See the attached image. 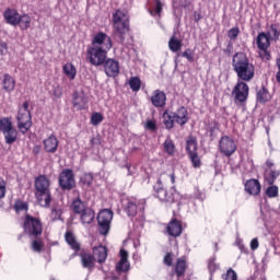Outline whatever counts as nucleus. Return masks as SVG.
<instances>
[{
    "instance_id": "nucleus-57",
    "label": "nucleus",
    "mask_w": 280,
    "mask_h": 280,
    "mask_svg": "<svg viewBox=\"0 0 280 280\" xmlns=\"http://www.w3.org/2000/svg\"><path fill=\"white\" fill-rule=\"evenodd\" d=\"M224 54L226 56H231V54H233V44L232 43H229L228 44V47L225 49H223Z\"/></svg>"
},
{
    "instance_id": "nucleus-43",
    "label": "nucleus",
    "mask_w": 280,
    "mask_h": 280,
    "mask_svg": "<svg viewBox=\"0 0 280 280\" xmlns=\"http://www.w3.org/2000/svg\"><path fill=\"white\" fill-rule=\"evenodd\" d=\"M104 121V115L102 113H93L91 116L92 126H100Z\"/></svg>"
},
{
    "instance_id": "nucleus-13",
    "label": "nucleus",
    "mask_w": 280,
    "mask_h": 280,
    "mask_svg": "<svg viewBox=\"0 0 280 280\" xmlns=\"http://www.w3.org/2000/svg\"><path fill=\"white\" fill-rule=\"evenodd\" d=\"M219 150L224 156H233L235 150H237V144H235V140L231 139V137L223 136L219 141Z\"/></svg>"
},
{
    "instance_id": "nucleus-44",
    "label": "nucleus",
    "mask_w": 280,
    "mask_h": 280,
    "mask_svg": "<svg viewBox=\"0 0 280 280\" xmlns=\"http://www.w3.org/2000/svg\"><path fill=\"white\" fill-rule=\"evenodd\" d=\"M266 196H268V198H277V196H279V187L275 186V184L269 185L266 189Z\"/></svg>"
},
{
    "instance_id": "nucleus-48",
    "label": "nucleus",
    "mask_w": 280,
    "mask_h": 280,
    "mask_svg": "<svg viewBox=\"0 0 280 280\" xmlns=\"http://www.w3.org/2000/svg\"><path fill=\"white\" fill-rule=\"evenodd\" d=\"M116 270L117 272H128L130 270V262L119 260L118 264L116 265Z\"/></svg>"
},
{
    "instance_id": "nucleus-39",
    "label": "nucleus",
    "mask_w": 280,
    "mask_h": 280,
    "mask_svg": "<svg viewBox=\"0 0 280 280\" xmlns=\"http://www.w3.org/2000/svg\"><path fill=\"white\" fill-rule=\"evenodd\" d=\"M128 84H129L131 91H133V93H139V91H141V78L131 77L129 79Z\"/></svg>"
},
{
    "instance_id": "nucleus-37",
    "label": "nucleus",
    "mask_w": 280,
    "mask_h": 280,
    "mask_svg": "<svg viewBox=\"0 0 280 280\" xmlns=\"http://www.w3.org/2000/svg\"><path fill=\"white\" fill-rule=\"evenodd\" d=\"M50 217L54 222L62 220V206H60L59 203H54L51 207Z\"/></svg>"
},
{
    "instance_id": "nucleus-3",
    "label": "nucleus",
    "mask_w": 280,
    "mask_h": 280,
    "mask_svg": "<svg viewBox=\"0 0 280 280\" xmlns=\"http://www.w3.org/2000/svg\"><path fill=\"white\" fill-rule=\"evenodd\" d=\"M35 198L45 209L51 207V180L47 178V175H39L35 178Z\"/></svg>"
},
{
    "instance_id": "nucleus-17",
    "label": "nucleus",
    "mask_w": 280,
    "mask_h": 280,
    "mask_svg": "<svg viewBox=\"0 0 280 280\" xmlns=\"http://www.w3.org/2000/svg\"><path fill=\"white\" fill-rule=\"evenodd\" d=\"M2 16L8 25L16 27V25H19V19L21 16V13H19V10L16 9L7 8Z\"/></svg>"
},
{
    "instance_id": "nucleus-41",
    "label": "nucleus",
    "mask_w": 280,
    "mask_h": 280,
    "mask_svg": "<svg viewBox=\"0 0 280 280\" xmlns=\"http://www.w3.org/2000/svg\"><path fill=\"white\" fill-rule=\"evenodd\" d=\"M155 3V8L150 10V14L151 16H159V19H161V14L163 13V3L161 2V0H154Z\"/></svg>"
},
{
    "instance_id": "nucleus-6",
    "label": "nucleus",
    "mask_w": 280,
    "mask_h": 280,
    "mask_svg": "<svg viewBox=\"0 0 280 280\" xmlns=\"http://www.w3.org/2000/svg\"><path fill=\"white\" fill-rule=\"evenodd\" d=\"M145 199L137 197H125L121 200L122 211L126 212L128 218H136L137 213L145 211Z\"/></svg>"
},
{
    "instance_id": "nucleus-58",
    "label": "nucleus",
    "mask_w": 280,
    "mask_h": 280,
    "mask_svg": "<svg viewBox=\"0 0 280 280\" xmlns=\"http://www.w3.org/2000/svg\"><path fill=\"white\" fill-rule=\"evenodd\" d=\"M266 170H272L275 167V163L272 162V160H267L266 161Z\"/></svg>"
},
{
    "instance_id": "nucleus-14",
    "label": "nucleus",
    "mask_w": 280,
    "mask_h": 280,
    "mask_svg": "<svg viewBox=\"0 0 280 280\" xmlns=\"http://www.w3.org/2000/svg\"><path fill=\"white\" fill-rule=\"evenodd\" d=\"M103 68L107 78H117L119 75V61L113 58L105 59Z\"/></svg>"
},
{
    "instance_id": "nucleus-23",
    "label": "nucleus",
    "mask_w": 280,
    "mask_h": 280,
    "mask_svg": "<svg viewBox=\"0 0 280 280\" xmlns=\"http://www.w3.org/2000/svg\"><path fill=\"white\" fill-rule=\"evenodd\" d=\"M92 255H94L95 261H97V264H105L106 259L108 258V248L100 245L98 247L93 248Z\"/></svg>"
},
{
    "instance_id": "nucleus-42",
    "label": "nucleus",
    "mask_w": 280,
    "mask_h": 280,
    "mask_svg": "<svg viewBox=\"0 0 280 280\" xmlns=\"http://www.w3.org/2000/svg\"><path fill=\"white\" fill-rule=\"evenodd\" d=\"M13 209L16 213H21V211H27L30 209V205L19 199L15 201Z\"/></svg>"
},
{
    "instance_id": "nucleus-10",
    "label": "nucleus",
    "mask_w": 280,
    "mask_h": 280,
    "mask_svg": "<svg viewBox=\"0 0 280 280\" xmlns=\"http://www.w3.org/2000/svg\"><path fill=\"white\" fill-rule=\"evenodd\" d=\"M186 152L192 163V167L198 170L202 167V160L198 155V140L194 136H189L186 140Z\"/></svg>"
},
{
    "instance_id": "nucleus-45",
    "label": "nucleus",
    "mask_w": 280,
    "mask_h": 280,
    "mask_svg": "<svg viewBox=\"0 0 280 280\" xmlns=\"http://www.w3.org/2000/svg\"><path fill=\"white\" fill-rule=\"evenodd\" d=\"M269 32L267 33L268 36H273V38L276 40H279V36H280V30H279V24H271L269 26Z\"/></svg>"
},
{
    "instance_id": "nucleus-62",
    "label": "nucleus",
    "mask_w": 280,
    "mask_h": 280,
    "mask_svg": "<svg viewBox=\"0 0 280 280\" xmlns=\"http://www.w3.org/2000/svg\"><path fill=\"white\" fill-rule=\"evenodd\" d=\"M253 280H266V279L260 277V278H254Z\"/></svg>"
},
{
    "instance_id": "nucleus-4",
    "label": "nucleus",
    "mask_w": 280,
    "mask_h": 280,
    "mask_svg": "<svg viewBox=\"0 0 280 280\" xmlns=\"http://www.w3.org/2000/svg\"><path fill=\"white\" fill-rule=\"evenodd\" d=\"M164 176L171 179L172 185L176 183V175L174 173H162L161 177L156 182V185L154 186V191L156 194L155 196L161 202L174 203L176 202V187L173 186L170 190H165V188H163V180L161 179Z\"/></svg>"
},
{
    "instance_id": "nucleus-55",
    "label": "nucleus",
    "mask_w": 280,
    "mask_h": 280,
    "mask_svg": "<svg viewBox=\"0 0 280 280\" xmlns=\"http://www.w3.org/2000/svg\"><path fill=\"white\" fill-rule=\"evenodd\" d=\"M119 255L121 264H124V261H128V252L126 249L121 248Z\"/></svg>"
},
{
    "instance_id": "nucleus-53",
    "label": "nucleus",
    "mask_w": 280,
    "mask_h": 280,
    "mask_svg": "<svg viewBox=\"0 0 280 280\" xmlns=\"http://www.w3.org/2000/svg\"><path fill=\"white\" fill-rule=\"evenodd\" d=\"M7 187H5V180L0 179V200H3V198H5V194H7Z\"/></svg>"
},
{
    "instance_id": "nucleus-21",
    "label": "nucleus",
    "mask_w": 280,
    "mask_h": 280,
    "mask_svg": "<svg viewBox=\"0 0 280 280\" xmlns=\"http://www.w3.org/2000/svg\"><path fill=\"white\" fill-rule=\"evenodd\" d=\"M65 241L68 246H70L71 250H73L74 253H80L82 245L80 244V242H78V237L75 236L73 231L68 230L65 233Z\"/></svg>"
},
{
    "instance_id": "nucleus-1",
    "label": "nucleus",
    "mask_w": 280,
    "mask_h": 280,
    "mask_svg": "<svg viewBox=\"0 0 280 280\" xmlns=\"http://www.w3.org/2000/svg\"><path fill=\"white\" fill-rule=\"evenodd\" d=\"M232 67L238 78V81L232 90V95L235 103L244 104L250 93V88L246 82H250V80L255 78V65L250 62L246 54L235 52L232 58Z\"/></svg>"
},
{
    "instance_id": "nucleus-30",
    "label": "nucleus",
    "mask_w": 280,
    "mask_h": 280,
    "mask_svg": "<svg viewBox=\"0 0 280 280\" xmlns=\"http://www.w3.org/2000/svg\"><path fill=\"white\" fill-rule=\"evenodd\" d=\"M256 45L258 49H268L270 47V36L264 32L259 33L256 38Z\"/></svg>"
},
{
    "instance_id": "nucleus-54",
    "label": "nucleus",
    "mask_w": 280,
    "mask_h": 280,
    "mask_svg": "<svg viewBox=\"0 0 280 280\" xmlns=\"http://www.w3.org/2000/svg\"><path fill=\"white\" fill-rule=\"evenodd\" d=\"M8 54V43L0 39V56Z\"/></svg>"
},
{
    "instance_id": "nucleus-29",
    "label": "nucleus",
    "mask_w": 280,
    "mask_h": 280,
    "mask_svg": "<svg viewBox=\"0 0 280 280\" xmlns=\"http://www.w3.org/2000/svg\"><path fill=\"white\" fill-rule=\"evenodd\" d=\"M18 26L22 32L30 30V27H32V18L30 14H20V18L18 19Z\"/></svg>"
},
{
    "instance_id": "nucleus-19",
    "label": "nucleus",
    "mask_w": 280,
    "mask_h": 280,
    "mask_svg": "<svg viewBox=\"0 0 280 280\" xmlns=\"http://www.w3.org/2000/svg\"><path fill=\"white\" fill-rule=\"evenodd\" d=\"M173 118L175 120V124H178V126H185V124L189 122V112L187 110V107L180 106L173 113Z\"/></svg>"
},
{
    "instance_id": "nucleus-32",
    "label": "nucleus",
    "mask_w": 280,
    "mask_h": 280,
    "mask_svg": "<svg viewBox=\"0 0 280 280\" xmlns=\"http://www.w3.org/2000/svg\"><path fill=\"white\" fill-rule=\"evenodd\" d=\"M278 176H280L279 171L265 170L264 179H265V183H267V185H275V180H277Z\"/></svg>"
},
{
    "instance_id": "nucleus-56",
    "label": "nucleus",
    "mask_w": 280,
    "mask_h": 280,
    "mask_svg": "<svg viewBox=\"0 0 280 280\" xmlns=\"http://www.w3.org/2000/svg\"><path fill=\"white\" fill-rule=\"evenodd\" d=\"M259 248V240L253 238L250 242V249L252 250H257Z\"/></svg>"
},
{
    "instance_id": "nucleus-26",
    "label": "nucleus",
    "mask_w": 280,
    "mask_h": 280,
    "mask_svg": "<svg viewBox=\"0 0 280 280\" xmlns=\"http://www.w3.org/2000/svg\"><path fill=\"white\" fill-rule=\"evenodd\" d=\"M58 138L51 135L47 139L44 140V148L50 154H54L58 150Z\"/></svg>"
},
{
    "instance_id": "nucleus-28",
    "label": "nucleus",
    "mask_w": 280,
    "mask_h": 280,
    "mask_svg": "<svg viewBox=\"0 0 280 280\" xmlns=\"http://www.w3.org/2000/svg\"><path fill=\"white\" fill-rule=\"evenodd\" d=\"M256 100L258 104H268L272 100V96L266 86H261L256 93Z\"/></svg>"
},
{
    "instance_id": "nucleus-40",
    "label": "nucleus",
    "mask_w": 280,
    "mask_h": 280,
    "mask_svg": "<svg viewBox=\"0 0 280 280\" xmlns=\"http://www.w3.org/2000/svg\"><path fill=\"white\" fill-rule=\"evenodd\" d=\"M164 152L170 156H174V152H176V145L172 139H166L163 143Z\"/></svg>"
},
{
    "instance_id": "nucleus-52",
    "label": "nucleus",
    "mask_w": 280,
    "mask_h": 280,
    "mask_svg": "<svg viewBox=\"0 0 280 280\" xmlns=\"http://www.w3.org/2000/svg\"><path fill=\"white\" fill-rule=\"evenodd\" d=\"M145 130H150L151 132H156V121L155 120H147L144 124Z\"/></svg>"
},
{
    "instance_id": "nucleus-24",
    "label": "nucleus",
    "mask_w": 280,
    "mask_h": 280,
    "mask_svg": "<svg viewBox=\"0 0 280 280\" xmlns=\"http://www.w3.org/2000/svg\"><path fill=\"white\" fill-rule=\"evenodd\" d=\"M72 104H73L74 108H77L78 110H86V105L89 104V98H86V96H84V95L78 94V92H74Z\"/></svg>"
},
{
    "instance_id": "nucleus-5",
    "label": "nucleus",
    "mask_w": 280,
    "mask_h": 280,
    "mask_svg": "<svg viewBox=\"0 0 280 280\" xmlns=\"http://www.w3.org/2000/svg\"><path fill=\"white\" fill-rule=\"evenodd\" d=\"M22 229L27 237H43V221H40V218L25 214Z\"/></svg>"
},
{
    "instance_id": "nucleus-11",
    "label": "nucleus",
    "mask_w": 280,
    "mask_h": 280,
    "mask_svg": "<svg viewBox=\"0 0 280 280\" xmlns=\"http://www.w3.org/2000/svg\"><path fill=\"white\" fill-rule=\"evenodd\" d=\"M113 210L103 209L98 212L97 223H98V233L101 235H108L110 233V223L113 222Z\"/></svg>"
},
{
    "instance_id": "nucleus-34",
    "label": "nucleus",
    "mask_w": 280,
    "mask_h": 280,
    "mask_svg": "<svg viewBox=\"0 0 280 280\" xmlns=\"http://www.w3.org/2000/svg\"><path fill=\"white\" fill-rule=\"evenodd\" d=\"M80 215L82 224H91L95 220V212L91 208L84 210Z\"/></svg>"
},
{
    "instance_id": "nucleus-47",
    "label": "nucleus",
    "mask_w": 280,
    "mask_h": 280,
    "mask_svg": "<svg viewBox=\"0 0 280 280\" xmlns=\"http://www.w3.org/2000/svg\"><path fill=\"white\" fill-rule=\"evenodd\" d=\"M163 264L167 266V268H172V266H174V253H166L163 257Z\"/></svg>"
},
{
    "instance_id": "nucleus-63",
    "label": "nucleus",
    "mask_w": 280,
    "mask_h": 280,
    "mask_svg": "<svg viewBox=\"0 0 280 280\" xmlns=\"http://www.w3.org/2000/svg\"><path fill=\"white\" fill-rule=\"evenodd\" d=\"M202 19L201 15H198V19H196V22L198 23Z\"/></svg>"
},
{
    "instance_id": "nucleus-36",
    "label": "nucleus",
    "mask_w": 280,
    "mask_h": 280,
    "mask_svg": "<svg viewBox=\"0 0 280 280\" xmlns=\"http://www.w3.org/2000/svg\"><path fill=\"white\" fill-rule=\"evenodd\" d=\"M168 49L176 54L183 49V42L180 39H176V36H172L168 40Z\"/></svg>"
},
{
    "instance_id": "nucleus-59",
    "label": "nucleus",
    "mask_w": 280,
    "mask_h": 280,
    "mask_svg": "<svg viewBox=\"0 0 280 280\" xmlns=\"http://www.w3.org/2000/svg\"><path fill=\"white\" fill-rule=\"evenodd\" d=\"M40 153V147L39 145H35L33 148V154L36 156V154H39Z\"/></svg>"
},
{
    "instance_id": "nucleus-12",
    "label": "nucleus",
    "mask_w": 280,
    "mask_h": 280,
    "mask_svg": "<svg viewBox=\"0 0 280 280\" xmlns=\"http://www.w3.org/2000/svg\"><path fill=\"white\" fill-rule=\"evenodd\" d=\"M58 183L62 191H71V189L75 187V174L73 173V170H62L59 174Z\"/></svg>"
},
{
    "instance_id": "nucleus-31",
    "label": "nucleus",
    "mask_w": 280,
    "mask_h": 280,
    "mask_svg": "<svg viewBox=\"0 0 280 280\" xmlns=\"http://www.w3.org/2000/svg\"><path fill=\"white\" fill-rule=\"evenodd\" d=\"M3 90L7 93H12V91H14V89H16V80H14V78H12V75L10 74H4L3 75Z\"/></svg>"
},
{
    "instance_id": "nucleus-25",
    "label": "nucleus",
    "mask_w": 280,
    "mask_h": 280,
    "mask_svg": "<svg viewBox=\"0 0 280 280\" xmlns=\"http://www.w3.org/2000/svg\"><path fill=\"white\" fill-rule=\"evenodd\" d=\"M70 209L75 215H80L83 211L88 210L89 207H86V203H84L80 197H77L72 200Z\"/></svg>"
},
{
    "instance_id": "nucleus-35",
    "label": "nucleus",
    "mask_w": 280,
    "mask_h": 280,
    "mask_svg": "<svg viewBox=\"0 0 280 280\" xmlns=\"http://www.w3.org/2000/svg\"><path fill=\"white\" fill-rule=\"evenodd\" d=\"M163 119H164V126L166 130H172L174 128V124H176V120H174V114L170 110H165L163 113Z\"/></svg>"
},
{
    "instance_id": "nucleus-18",
    "label": "nucleus",
    "mask_w": 280,
    "mask_h": 280,
    "mask_svg": "<svg viewBox=\"0 0 280 280\" xmlns=\"http://www.w3.org/2000/svg\"><path fill=\"white\" fill-rule=\"evenodd\" d=\"M166 102H167V95L165 94V92L161 90L153 91L151 95V104L155 108H165Z\"/></svg>"
},
{
    "instance_id": "nucleus-16",
    "label": "nucleus",
    "mask_w": 280,
    "mask_h": 280,
    "mask_svg": "<svg viewBox=\"0 0 280 280\" xmlns=\"http://www.w3.org/2000/svg\"><path fill=\"white\" fill-rule=\"evenodd\" d=\"M187 268H189V265L187 264V257L182 256L176 259L173 266V272L177 279H183L187 273Z\"/></svg>"
},
{
    "instance_id": "nucleus-61",
    "label": "nucleus",
    "mask_w": 280,
    "mask_h": 280,
    "mask_svg": "<svg viewBox=\"0 0 280 280\" xmlns=\"http://www.w3.org/2000/svg\"><path fill=\"white\" fill-rule=\"evenodd\" d=\"M55 96H56V97H62V92H59V93H58V92H55Z\"/></svg>"
},
{
    "instance_id": "nucleus-38",
    "label": "nucleus",
    "mask_w": 280,
    "mask_h": 280,
    "mask_svg": "<svg viewBox=\"0 0 280 280\" xmlns=\"http://www.w3.org/2000/svg\"><path fill=\"white\" fill-rule=\"evenodd\" d=\"M80 185L82 189H89L91 185H93V174L92 173H85L80 178Z\"/></svg>"
},
{
    "instance_id": "nucleus-15",
    "label": "nucleus",
    "mask_w": 280,
    "mask_h": 280,
    "mask_svg": "<svg viewBox=\"0 0 280 280\" xmlns=\"http://www.w3.org/2000/svg\"><path fill=\"white\" fill-rule=\"evenodd\" d=\"M166 233L170 237H180L183 235V221L172 218L167 223Z\"/></svg>"
},
{
    "instance_id": "nucleus-2",
    "label": "nucleus",
    "mask_w": 280,
    "mask_h": 280,
    "mask_svg": "<svg viewBox=\"0 0 280 280\" xmlns=\"http://www.w3.org/2000/svg\"><path fill=\"white\" fill-rule=\"evenodd\" d=\"M113 49V39L104 32H98L92 39V46L88 47L86 59L93 67H102L108 58V51Z\"/></svg>"
},
{
    "instance_id": "nucleus-64",
    "label": "nucleus",
    "mask_w": 280,
    "mask_h": 280,
    "mask_svg": "<svg viewBox=\"0 0 280 280\" xmlns=\"http://www.w3.org/2000/svg\"><path fill=\"white\" fill-rule=\"evenodd\" d=\"M119 277H112V280H118Z\"/></svg>"
},
{
    "instance_id": "nucleus-7",
    "label": "nucleus",
    "mask_w": 280,
    "mask_h": 280,
    "mask_svg": "<svg viewBox=\"0 0 280 280\" xmlns=\"http://www.w3.org/2000/svg\"><path fill=\"white\" fill-rule=\"evenodd\" d=\"M18 129L22 135H27L32 128V113L30 112V102L25 101L22 107L19 108L18 116Z\"/></svg>"
},
{
    "instance_id": "nucleus-9",
    "label": "nucleus",
    "mask_w": 280,
    "mask_h": 280,
    "mask_svg": "<svg viewBox=\"0 0 280 280\" xmlns=\"http://www.w3.org/2000/svg\"><path fill=\"white\" fill-rule=\"evenodd\" d=\"M0 132H2L8 145H12V143H15L16 139H19V131H16V128L12 125V118L10 117L0 119Z\"/></svg>"
},
{
    "instance_id": "nucleus-60",
    "label": "nucleus",
    "mask_w": 280,
    "mask_h": 280,
    "mask_svg": "<svg viewBox=\"0 0 280 280\" xmlns=\"http://www.w3.org/2000/svg\"><path fill=\"white\" fill-rule=\"evenodd\" d=\"M125 167L128 171V176H130V168L132 167V165L130 163H126Z\"/></svg>"
},
{
    "instance_id": "nucleus-8",
    "label": "nucleus",
    "mask_w": 280,
    "mask_h": 280,
    "mask_svg": "<svg viewBox=\"0 0 280 280\" xmlns=\"http://www.w3.org/2000/svg\"><path fill=\"white\" fill-rule=\"evenodd\" d=\"M113 25L114 32L124 38L127 32L130 31V18L128 13L118 9L115 13H113Z\"/></svg>"
},
{
    "instance_id": "nucleus-33",
    "label": "nucleus",
    "mask_w": 280,
    "mask_h": 280,
    "mask_svg": "<svg viewBox=\"0 0 280 280\" xmlns=\"http://www.w3.org/2000/svg\"><path fill=\"white\" fill-rule=\"evenodd\" d=\"M62 71L65 75H67L68 79L70 80H75V75H78V70L75 69V66L71 62H67L62 67Z\"/></svg>"
},
{
    "instance_id": "nucleus-46",
    "label": "nucleus",
    "mask_w": 280,
    "mask_h": 280,
    "mask_svg": "<svg viewBox=\"0 0 280 280\" xmlns=\"http://www.w3.org/2000/svg\"><path fill=\"white\" fill-rule=\"evenodd\" d=\"M258 55L264 62H268V60H271L272 58V55L270 54V50H268V48H259Z\"/></svg>"
},
{
    "instance_id": "nucleus-51",
    "label": "nucleus",
    "mask_w": 280,
    "mask_h": 280,
    "mask_svg": "<svg viewBox=\"0 0 280 280\" xmlns=\"http://www.w3.org/2000/svg\"><path fill=\"white\" fill-rule=\"evenodd\" d=\"M183 58H186V60H188V62H194V50H191V48H187L183 54H182Z\"/></svg>"
},
{
    "instance_id": "nucleus-27",
    "label": "nucleus",
    "mask_w": 280,
    "mask_h": 280,
    "mask_svg": "<svg viewBox=\"0 0 280 280\" xmlns=\"http://www.w3.org/2000/svg\"><path fill=\"white\" fill-rule=\"evenodd\" d=\"M31 249L33 253H43L45 248V241L42 236H31Z\"/></svg>"
},
{
    "instance_id": "nucleus-50",
    "label": "nucleus",
    "mask_w": 280,
    "mask_h": 280,
    "mask_svg": "<svg viewBox=\"0 0 280 280\" xmlns=\"http://www.w3.org/2000/svg\"><path fill=\"white\" fill-rule=\"evenodd\" d=\"M228 36L230 38V40H235V38H237V36H240V27H232L229 32H228Z\"/></svg>"
},
{
    "instance_id": "nucleus-22",
    "label": "nucleus",
    "mask_w": 280,
    "mask_h": 280,
    "mask_svg": "<svg viewBox=\"0 0 280 280\" xmlns=\"http://www.w3.org/2000/svg\"><path fill=\"white\" fill-rule=\"evenodd\" d=\"M245 191L249 194V196H259L261 194V183L255 178L246 180Z\"/></svg>"
},
{
    "instance_id": "nucleus-49",
    "label": "nucleus",
    "mask_w": 280,
    "mask_h": 280,
    "mask_svg": "<svg viewBox=\"0 0 280 280\" xmlns=\"http://www.w3.org/2000/svg\"><path fill=\"white\" fill-rule=\"evenodd\" d=\"M224 280H237V272L232 268L228 269L226 273L222 276Z\"/></svg>"
},
{
    "instance_id": "nucleus-20",
    "label": "nucleus",
    "mask_w": 280,
    "mask_h": 280,
    "mask_svg": "<svg viewBox=\"0 0 280 280\" xmlns=\"http://www.w3.org/2000/svg\"><path fill=\"white\" fill-rule=\"evenodd\" d=\"M79 257L81 259L82 268H86L90 271L95 269V256L93 254L89 252H81Z\"/></svg>"
}]
</instances>
